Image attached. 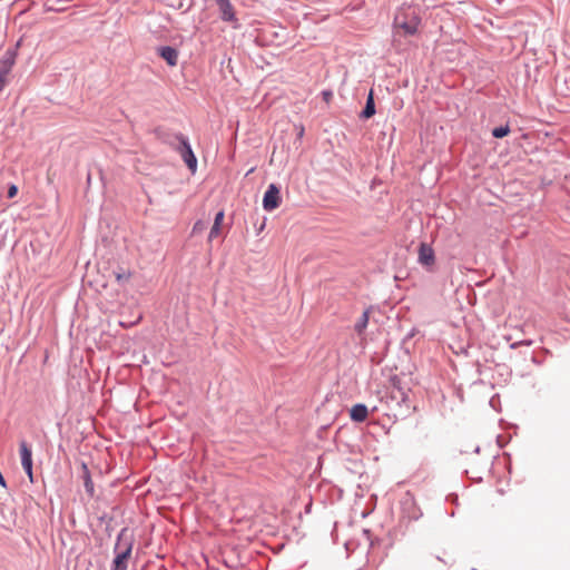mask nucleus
<instances>
[{"label":"nucleus","instance_id":"13","mask_svg":"<svg viewBox=\"0 0 570 570\" xmlns=\"http://www.w3.org/2000/svg\"><path fill=\"white\" fill-rule=\"evenodd\" d=\"M132 275V271L126 268H119L118 271L115 272V277L118 284L129 282Z\"/></svg>","mask_w":570,"mask_h":570},{"label":"nucleus","instance_id":"16","mask_svg":"<svg viewBox=\"0 0 570 570\" xmlns=\"http://www.w3.org/2000/svg\"><path fill=\"white\" fill-rule=\"evenodd\" d=\"M510 132V128L508 126L497 127L493 129L492 135L495 138H503Z\"/></svg>","mask_w":570,"mask_h":570},{"label":"nucleus","instance_id":"7","mask_svg":"<svg viewBox=\"0 0 570 570\" xmlns=\"http://www.w3.org/2000/svg\"><path fill=\"white\" fill-rule=\"evenodd\" d=\"M159 55L170 67H175L178 62V51L173 47H161Z\"/></svg>","mask_w":570,"mask_h":570},{"label":"nucleus","instance_id":"8","mask_svg":"<svg viewBox=\"0 0 570 570\" xmlns=\"http://www.w3.org/2000/svg\"><path fill=\"white\" fill-rule=\"evenodd\" d=\"M131 553V546H127L124 551L118 552L115 560L114 567L115 570H126L127 569V559Z\"/></svg>","mask_w":570,"mask_h":570},{"label":"nucleus","instance_id":"5","mask_svg":"<svg viewBox=\"0 0 570 570\" xmlns=\"http://www.w3.org/2000/svg\"><path fill=\"white\" fill-rule=\"evenodd\" d=\"M434 261H435V257H434V252H433L432 247L424 243L421 244V246L419 248V262L422 265L431 266L434 264Z\"/></svg>","mask_w":570,"mask_h":570},{"label":"nucleus","instance_id":"4","mask_svg":"<svg viewBox=\"0 0 570 570\" xmlns=\"http://www.w3.org/2000/svg\"><path fill=\"white\" fill-rule=\"evenodd\" d=\"M180 141L181 145L179 151L181 158L184 159L187 167L191 170V173H195L197 168V159L191 150V147L185 138H181Z\"/></svg>","mask_w":570,"mask_h":570},{"label":"nucleus","instance_id":"10","mask_svg":"<svg viewBox=\"0 0 570 570\" xmlns=\"http://www.w3.org/2000/svg\"><path fill=\"white\" fill-rule=\"evenodd\" d=\"M224 217H225V214L223 210H220L216 214L214 224L209 232L208 242H212L214 238H216L220 234Z\"/></svg>","mask_w":570,"mask_h":570},{"label":"nucleus","instance_id":"11","mask_svg":"<svg viewBox=\"0 0 570 570\" xmlns=\"http://www.w3.org/2000/svg\"><path fill=\"white\" fill-rule=\"evenodd\" d=\"M375 114V105H374V98H373V91H370V95L366 100V105L364 110L362 111V117L364 118H371Z\"/></svg>","mask_w":570,"mask_h":570},{"label":"nucleus","instance_id":"2","mask_svg":"<svg viewBox=\"0 0 570 570\" xmlns=\"http://www.w3.org/2000/svg\"><path fill=\"white\" fill-rule=\"evenodd\" d=\"M281 204L279 188L271 184L264 194L263 207L267 212L276 209Z\"/></svg>","mask_w":570,"mask_h":570},{"label":"nucleus","instance_id":"17","mask_svg":"<svg viewBox=\"0 0 570 570\" xmlns=\"http://www.w3.org/2000/svg\"><path fill=\"white\" fill-rule=\"evenodd\" d=\"M18 194V187L16 185H10L8 188V197L13 198Z\"/></svg>","mask_w":570,"mask_h":570},{"label":"nucleus","instance_id":"1","mask_svg":"<svg viewBox=\"0 0 570 570\" xmlns=\"http://www.w3.org/2000/svg\"><path fill=\"white\" fill-rule=\"evenodd\" d=\"M421 19L413 9H406L395 16L394 24L404 35L412 36L417 32Z\"/></svg>","mask_w":570,"mask_h":570},{"label":"nucleus","instance_id":"20","mask_svg":"<svg viewBox=\"0 0 570 570\" xmlns=\"http://www.w3.org/2000/svg\"><path fill=\"white\" fill-rule=\"evenodd\" d=\"M0 483H1L2 485H4V484H6V483H4V479H3V476H2V474H1V473H0Z\"/></svg>","mask_w":570,"mask_h":570},{"label":"nucleus","instance_id":"15","mask_svg":"<svg viewBox=\"0 0 570 570\" xmlns=\"http://www.w3.org/2000/svg\"><path fill=\"white\" fill-rule=\"evenodd\" d=\"M9 70H10V66L6 65V63H2L0 66V91L2 90V88L4 87V83H6V80H7V76L9 73Z\"/></svg>","mask_w":570,"mask_h":570},{"label":"nucleus","instance_id":"18","mask_svg":"<svg viewBox=\"0 0 570 570\" xmlns=\"http://www.w3.org/2000/svg\"><path fill=\"white\" fill-rule=\"evenodd\" d=\"M205 224L203 222H196L194 227H193V233H199L202 232L203 229H205Z\"/></svg>","mask_w":570,"mask_h":570},{"label":"nucleus","instance_id":"14","mask_svg":"<svg viewBox=\"0 0 570 570\" xmlns=\"http://www.w3.org/2000/svg\"><path fill=\"white\" fill-rule=\"evenodd\" d=\"M368 313L370 311L366 309L363 312L362 316L358 318V321L355 323V331L361 335L364 330L366 328L367 324H368Z\"/></svg>","mask_w":570,"mask_h":570},{"label":"nucleus","instance_id":"3","mask_svg":"<svg viewBox=\"0 0 570 570\" xmlns=\"http://www.w3.org/2000/svg\"><path fill=\"white\" fill-rule=\"evenodd\" d=\"M21 465L32 482V452L26 441L20 442Z\"/></svg>","mask_w":570,"mask_h":570},{"label":"nucleus","instance_id":"9","mask_svg":"<svg viewBox=\"0 0 570 570\" xmlns=\"http://www.w3.org/2000/svg\"><path fill=\"white\" fill-rule=\"evenodd\" d=\"M354 422H364L368 416L367 407L364 404H355L350 412Z\"/></svg>","mask_w":570,"mask_h":570},{"label":"nucleus","instance_id":"12","mask_svg":"<svg viewBox=\"0 0 570 570\" xmlns=\"http://www.w3.org/2000/svg\"><path fill=\"white\" fill-rule=\"evenodd\" d=\"M81 468L83 471V483H85L86 491L88 492L89 495L92 497L95 493V488H94V482L89 474V470L86 464H82Z\"/></svg>","mask_w":570,"mask_h":570},{"label":"nucleus","instance_id":"6","mask_svg":"<svg viewBox=\"0 0 570 570\" xmlns=\"http://www.w3.org/2000/svg\"><path fill=\"white\" fill-rule=\"evenodd\" d=\"M216 3L219 8L220 18L224 21H234L235 20V13L233 6L230 4L229 0H216Z\"/></svg>","mask_w":570,"mask_h":570},{"label":"nucleus","instance_id":"19","mask_svg":"<svg viewBox=\"0 0 570 570\" xmlns=\"http://www.w3.org/2000/svg\"><path fill=\"white\" fill-rule=\"evenodd\" d=\"M322 96H323V99H324L326 102H330V101H331V99H332V92H331V91L325 90V91H323V92H322Z\"/></svg>","mask_w":570,"mask_h":570}]
</instances>
